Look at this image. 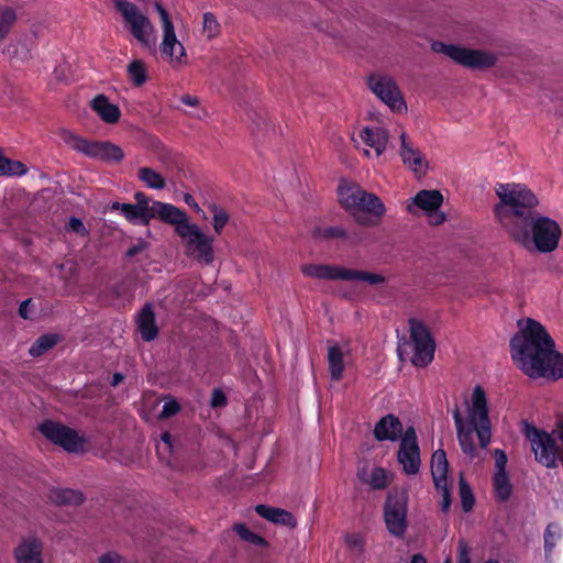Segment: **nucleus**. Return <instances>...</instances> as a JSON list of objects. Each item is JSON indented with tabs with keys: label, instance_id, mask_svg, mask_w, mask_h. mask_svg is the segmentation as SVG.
<instances>
[{
	"label": "nucleus",
	"instance_id": "nucleus-1",
	"mask_svg": "<svg viewBox=\"0 0 563 563\" xmlns=\"http://www.w3.org/2000/svg\"><path fill=\"white\" fill-rule=\"evenodd\" d=\"M519 331L510 341L516 366L528 377L558 380L563 377V354L545 328L532 319L520 320Z\"/></svg>",
	"mask_w": 563,
	"mask_h": 563
},
{
	"label": "nucleus",
	"instance_id": "nucleus-2",
	"mask_svg": "<svg viewBox=\"0 0 563 563\" xmlns=\"http://www.w3.org/2000/svg\"><path fill=\"white\" fill-rule=\"evenodd\" d=\"M456 437L464 454L473 457L475 453L474 433L483 449L492 440V423L488 416V401L485 390L476 385L461 405L452 410Z\"/></svg>",
	"mask_w": 563,
	"mask_h": 563
},
{
	"label": "nucleus",
	"instance_id": "nucleus-3",
	"mask_svg": "<svg viewBox=\"0 0 563 563\" xmlns=\"http://www.w3.org/2000/svg\"><path fill=\"white\" fill-rule=\"evenodd\" d=\"M495 194L499 199L494 207L495 217L509 235L520 225L528 224L539 200L525 184L500 183L495 186Z\"/></svg>",
	"mask_w": 563,
	"mask_h": 563
},
{
	"label": "nucleus",
	"instance_id": "nucleus-4",
	"mask_svg": "<svg viewBox=\"0 0 563 563\" xmlns=\"http://www.w3.org/2000/svg\"><path fill=\"white\" fill-rule=\"evenodd\" d=\"M339 201L355 222L364 227L379 224L386 213V207L382 199L355 183L340 185Z\"/></svg>",
	"mask_w": 563,
	"mask_h": 563
},
{
	"label": "nucleus",
	"instance_id": "nucleus-5",
	"mask_svg": "<svg viewBox=\"0 0 563 563\" xmlns=\"http://www.w3.org/2000/svg\"><path fill=\"white\" fill-rule=\"evenodd\" d=\"M562 235L560 224L545 216H532L528 224L520 225L510 238L521 246L539 253H551L559 246Z\"/></svg>",
	"mask_w": 563,
	"mask_h": 563
},
{
	"label": "nucleus",
	"instance_id": "nucleus-6",
	"mask_svg": "<svg viewBox=\"0 0 563 563\" xmlns=\"http://www.w3.org/2000/svg\"><path fill=\"white\" fill-rule=\"evenodd\" d=\"M410 339L398 347L400 357L407 354L415 366L424 367L434 356L435 343L428 327L418 319L409 321Z\"/></svg>",
	"mask_w": 563,
	"mask_h": 563
},
{
	"label": "nucleus",
	"instance_id": "nucleus-7",
	"mask_svg": "<svg viewBox=\"0 0 563 563\" xmlns=\"http://www.w3.org/2000/svg\"><path fill=\"white\" fill-rule=\"evenodd\" d=\"M115 8L123 18V26L145 48L156 44V30L148 19L134 3L128 0H113Z\"/></svg>",
	"mask_w": 563,
	"mask_h": 563
},
{
	"label": "nucleus",
	"instance_id": "nucleus-8",
	"mask_svg": "<svg viewBox=\"0 0 563 563\" xmlns=\"http://www.w3.org/2000/svg\"><path fill=\"white\" fill-rule=\"evenodd\" d=\"M155 8L162 23V41L159 44L162 58L173 68H181L188 63L186 48L177 38L175 26L168 12L159 3H156Z\"/></svg>",
	"mask_w": 563,
	"mask_h": 563
},
{
	"label": "nucleus",
	"instance_id": "nucleus-9",
	"mask_svg": "<svg viewBox=\"0 0 563 563\" xmlns=\"http://www.w3.org/2000/svg\"><path fill=\"white\" fill-rule=\"evenodd\" d=\"M301 272L308 277L327 280H353L367 283L369 285L383 284L386 280L385 276L382 274L350 269L335 265L305 264L301 266Z\"/></svg>",
	"mask_w": 563,
	"mask_h": 563
},
{
	"label": "nucleus",
	"instance_id": "nucleus-10",
	"mask_svg": "<svg viewBox=\"0 0 563 563\" xmlns=\"http://www.w3.org/2000/svg\"><path fill=\"white\" fill-rule=\"evenodd\" d=\"M177 236L181 240L185 254L200 264L210 265L214 261L213 239L203 233L194 222L178 229Z\"/></svg>",
	"mask_w": 563,
	"mask_h": 563
},
{
	"label": "nucleus",
	"instance_id": "nucleus-11",
	"mask_svg": "<svg viewBox=\"0 0 563 563\" xmlns=\"http://www.w3.org/2000/svg\"><path fill=\"white\" fill-rule=\"evenodd\" d=\"M62 140L73 150L95 159L118 163L124 157L122 148L118 145L88 141L70 131H63Z\"/></svg>",
	"mask_w": 563,
	"mask_h": 563
},
{
	"label": "nucleus",
	"instance_id": "nucleus-12",
	"mask_svg": "<svg viewBox=\"0 0 563 563\" xmlns=\"http://www.w3.org/2000/svg\"><path fill=\"white\" fill-rule=\"evenodd\" d=\"M433 52L443 54L455 63L470 68H485L494 66L497 57L495 54L481 49H472L457 45L433 42L431 44Z\"/></svg>",
	"mask_w": 563,
	"mask_h": 563
},
{
	"label": "nucleus",
	"instance_id": "nucleus-13",
	"mask_svg": "<svg viewBox=\"0 0 563 563\" xmlns=\"http://www.w3.org/2000/svg\"><path fill=\"white\" fill-rule=\"evenodd\" d=\"M443 203V195L437 189H424L417 192L407 201L406 210L410 214H418L421 211L430 224L439 225L445 221V214L440 211Z\"/></svg>",
	"mask_w": 563,
	"mask_h": 563
},
{
	"label": "nucleus",
	"instance_id": "nucleus-14",
	"mask_svg": "<svg viewBox=\"0 0 563 563\" xmlns=\"http://www.w3.org/2000/svg\"><path fill=\"white\" fill-rule=\"evenodd\" d=\"M526 437L530 442L537 462L545 467L558 465L560 449L556 439L552 434L530 427L526 430Z\"/></svg>",
	"mask_w": 563,
	"mask_h": 563
},
{
	"label": "nucleus",
	"instance_id": "nucleus-15",
	"mask_svg": "<svg viewBox=\"0 0 563 563\" xmlns=\"http://www.w3.org/2000/svg\"><path fill=\"white\" fill-rule=\"evenodd\" d=\"M368 87L391 111L402 113L407 111V103L396 84L386 75L374 74L368 77Z\"/></svg>",
	"mask_w": 563,
	"mask_h": 563
},
{
	"label": "nucleus",
	"instance_id": "nucleus-16",
	"mask_svg": "<svg viewBox=\"0 0 563 563\" xmlns=\"http://www.w3.org/2000/svg\"><path fill=\"white\" fill-rule=\"evenodd\" d=\"M408 498L404 493L388 494L384 508V520L390 534L404 537L407 530Z\"/></svg>",
	"mask_w": 563,
	"mask_h": 563
},
{
	"label": "nucleus",
	"instance_id": "nucleus-17",
	"mask_svg": "<svg viewBox=\"0 0 563 563\" xmlns=\"http://www.w3.org/2000/svg\"><path fill=\"white\" fill-rule=\"evenodd\" d=\"M40 430L45 438L60 445L67 452L79 453L85 449V439L66 426L47 421L41 424Z\"/></svg>",
	"mask_w": 563,
	"mask_h": 563
},
{
	"label": "nucleus",
	"instance_id": "nucleus-18",
	"mask_svg": "<svg viewBox=\"0 0 563 563\" xmlns=\"http://www.w3.org/2000/svg\"><path fill=\"white\" fill-rule=\"evenodd\" d=\"M397 460L407 475L419 473L421 466L420 449L412 427L408 428L400 439Z\"/></svg>",
	"mask_w": 563,
	"mask_h": 563
},
{
	"label": "nucleus",
	"instance_id": "nucleus-19",
	"mask_svg": "<svg viewBox=\"0 0 563 563\" xmlns=\"http://www.w3.org/2000/svg\"><path fill=\"white\" fill-rule=\"evenodd\" d=\"M398 155L406 168L411 170L416 176L422 177L427 174L429 163L420 151V148L409 139L406 132L399 135Z\"/></svg>",
	"mask_w": 563,
	"mask_h": 563
},
{
	"label": "nucleus",
	"instance_id": "nucleus-20",
	"mask_svg": "<svg viewBox=\"0 0 563 563\" xmlns=\"http://www.w3.org/2000/svg\"><path fill=\"white\" fill-rule=\"evenodd\" d=\"M358 137L366 146L363 154L367 158H379L387 150L389 132L383 125H366L358 131Z\"/></svg>",
	"mask_w": 563,
	"mask_h": 563
},
{
	"label": "nucleus",
	"instance_id": "nucleus-21",
	"mask_svg": "<svg viewBox=\"0 0 563 563\" xmlns=\"http://www.w3.org/2000/svg\"><path fill=\"white\" fill-rule=\"evenodd\" d=\"M449 463L444 450H437L431 457V474L435 488L441 493V509L448 512L451 506V496L448 487Z\"/></svg>",
	"mask_w": 563,
	"mask_h": 563
},
{
	"label": "nucleus",
	"instance_id": "nucleus-22",
	"mask_svg": "<svg viewBox=\"0 0 563 563\" xmlns=\"http://www.w3.org/2000/svg\"><path fill=\"white\" fill-rule=\"evenodd\" d=\"M495 471L493 474V487L495 497L499 501H506L512 494V484L506 470L508 457L504 450L494 451Z\"/></svg>",
	"mask_w": 563,
	"mask_h": 563
},
{
	"label": "nucleus",
	"instance_id": "nucleus-23",
	"mask_svg": "<svg viewBox=\"0 0 563 563\" xmlns=\"http://www.w3.org/2000/svg\"><path fill=\"white\" fill-rule=\"evenodd\" d=\"M357 477L372 490H383L393 482L394 474L382 466L364 465L357 470Z\"/></svg>",
	"mask_w": 563,
	"mask_h": 563
},
{
	"label": "nucleus",
	"instance_id": "nucleus-24",
	"mask_svg": "<svg viewBox=\"0 0 563 563\" xmlns=\"http://www.w3.org/2000/svg\"><path fill=\"white\" fill-rule=\"evenodd\" d=\"M153 218H158L161 221L174 227L175 233L189 222L188 214L178 207L162 201H153L152 203Z\"/></svg>",
	"mask_w": 563,
	"mask_h": 563
},
{
	"label": "nucleus",
	"instance_id": "nucleus-25",
	"mask_svg": "<svg viewBox=\"0 0 563 563\" xmlns=\"http://www.w3.org/2000/svg\"><path fill=\"white\" fill-rule=\"evenodd\" d=\"M351 352L347 343H335L328 347V367L332 380H340L345 369L344 358Z\"/></svg>",
	"mask_w": 563,
	"mask_h": 563
},
{
	"label": "nucleus",
	"instance_id": "nucleus-26",
	"mask_svg": "<svg viewBox=\"0 0 563 563\" xmlns=\"http://www.w3.org/2000/svg\"><path fill=\"white\" fill-rule=\"evenodd\" d=\"M14 556L18 563H43L41 541L34 536L24 538L14 550Z\"/></svg>",
	"mask_w": 563,
	"mask_h": 563
},
{
	"label": "nucleus",
	"instance_id": "nucleus-27",
	"mask_svg": "<svg viewBox=\"0 0 563 563\" xmlns=\"http://www.w3.org/2000/svg\"><path fill=\"white\" fill-rule=\"evenodd\" d=\"M112 210H119L124 218L133 224H148L153 219L152 205H132V203H120L113 202L111 206Z\"/></svg>",
	"mask_w": 563,
	"mask_h": 563
},
{
	"label": "nucleus",
	"instance_id": "nucleus-28",
	"mask_svg": "<svg viewBox=\"0 0 563 563\" xmlns=\"http://www.w3.org/2000/svg\"><path fill=\"white\" fill-rule=\"evenodd\" d=\"M90 107L104 123L114 124L119 122L121 118L120 108L102 93L91 100Z\"/></svg>",
	"mask_w": 563,
	"mask_h": 563
},
{
	"label": "nucleus",
	"instance_id": "nucleus-29",
	"mask_svg": "<svg viewBox=\"0 0 563 563\" xmlns=\"http://www.w3.org/2000/svg\"><path fill=\"white\" fill-rule=\"evenodd\" d=\"M402 433V424L394 415L383 417L375 426L374 435L378 441H397Z\"/></svg>",
	"mask_w": 563,
	"mask_h": 563
},
{
	"label": "nucleus",
	"instance_id": "nucleus-30",
	"mask_svg": "<svg viewBox=\"0 0 563 563\" xmlns=\"http://www.w3.org/2000/svg\"><path fill=\"white\" fill-rule=\"evenodd\" d=\"M137 330L144 341H152L157 336V325L153 306L147 303L139 312L136 318Z\"/></svg>",
	"mask_w": 563,
	"mask_h": 563
},
{
	"label": "nucleus",
	"instance_id": "nucleus-31",
	"mask_svg": "<svg viewBox=\"0 0 563 563\" xmlns=\"http://www.w3.org/2000/svg\"><path fill=\"white\" fill-rule=\"evenodd\" d=\"M255 511L258 516L273 523H280L289 528H295L297 526L295 517L284 509L266 505H257L255 507Z\"/></svg>",
	"mask_w": 563,
	"mask_h": 563
},
{
	"label": "nucleus",
	"instance_id": "nucleus-32",
	"mask_svg": "<svg viewBox=\"0 0 563 563\" xmlns=\"http://www.w3.org/2000/svg\"><path fill=\"white\" fill-rule=\"evenodd\" d=\"M49 499L60 506H78L84 503L81 492L70 488H54L49 493Z\"/></svg>",
	"mask_w": 563,
	"mask_h": 563
},
{
	"label": "nucleus",
	"instance_id": "nucleus-33",
	"mask_svg": "<svg viewBox=\"0 0 563 563\" xmlns=\"http://www.w3.org/2000/svg\"><path fill=\"white\" fill-rule=\"evenodd\" d=\"M137 178L148 189L162 190L166 187L165 177L152 167H140L137 169Z\"/></svg>",
	"mask_w": 563,
	"mask_h": 563
},
{
	"label": "nucleus",
	"instance_id": "nucleus-34",
	"mask_svg": "<svg viewBox=\"0 0 563 563\" xmlns=\"http://www.w3.org/2000/svg\"><path fill=\"white\" fill-rule=\"evenodd\" d=\"M129 81L136 86H143L148 79V68L145 62L133 59L126 66Z\"/></svg>",
	"mask_w": 563,
	"mask_h": 563
},
{
	"label": "nucleus",
	"instance_id": "nucleus-35",
	"mask_svg": "<svg viewBox=\"0 0 563 563\" xmlns=\"http://www.w3.org/2000/svg\"><path fill=\"white\" fill-rule=\"evenodd\" d=\"M563 538V529L556 522H551L544 530V551L549 555L553 552L556 543Z\"/></svg>",
	"mask_w": 563,
	"mask_h": 563
},
{
	"label": "nucleus",
	"instance_id": "nucleus-36",
	"mask_svg": "<svg viewBox=\"0 0 563 563\" xmlns=\"http://www.w3.org/2000/svg\"><path fill=\"white\" fill-rule=\"evenodd\" d=\"M16 21V12L13 8L0 7V40H3L11 31Z\"/></svg>",
	"mask_w": 563,
	"mask_h": 563
},
{
	"label": "nucleus",
	"instance_id": "nucleus-37",
	"mask_svg": "<svg viewBox=\"0 0 563 563\" xmlns=\"http://www.w3.org/2000/svg\"><path fill=\"white\" fill-rule=\"evenodd\" d=\"M209 211L212 213V227L216 233L220 234L229 222V213L216 203L209 205Z\"/></svg>",
	"mask_w": 563,
	"mask_h": 563
},
{
	"label": "nucleus",
	"instance_id": "nucleus-38",
	"mask_svg": "<svg viewBox=\"0 0 563 563\" xmlns=\"http://www.w3.org/2000/svg\"><path fill=\"white\" fill-rule=\"evenodd\" d=\"M233 531L245 542H249L254 545L264 547L266 545L265 539L260 537L258 534L251 531L245 525L238 523L234 525Z\"/></svg>",
	"mask_w": 563,
	"mask_h": 563
},
{
	"label": "nucleus",
	"instance_id": "nucleus-39",
	"mask_svg": "<svg viewBox=\"0 0 563 563\" xmlns=\"http://www.w3.org/2000/svg\"><path fill=\"white\" fill-rule=\"evenodd\" d=\"M221 31V26L219 22L217 21L216 16L207 12L203 14V21H202V33L207 37V40H212L219 36Z\"/></svg>",
	"mask_w": 563,
	"mask_h": 563
},
{
	"label": "nucleus",
	"instance_id": "nucleus-40",
	"mask_svg": "<svg viewBox=\"0 0 563 563\" xmlns=\"http://www.w3.org/2000/svg\"><path fill=\"white\" fill-rule=\"evenodd\" d=\"M57 342L55 335H42L31 347L30 354L32 356H40L51 347H53Z\"/></svg>",
	"mask_w": 563,
	"mask_h": 563
},
{
	"label": "nucleus",
	"instance_id": "nucleus-41",
	"mask_svg": "<svg viewBox=\"0 0 563 563\" xmlns=\"http://www.w3.org/2000/svg\"><path fill=\"white\" fill-rule=\"evenodd\" d=\"M459 486L462 508L465 512H468L474 506L473 490L463 477L460 478Z\"/></svg>",
	"mask_w": 563,
	"mask_h": 563
},
{
	"label": "nucleus",
	"instance_id": "nucleus-42",
	"mask_svg": "<svg viewBox=\"0 0 563 563\" xmlns=\"http://www.w3.org/2000/svg\"><path fill=\"white\" fill-rule=\"evenodd\" d=\"M180 410V406L177 400L173 397L165 398V402L163 405V409L159 413V418H169L178 413Z\"/></svg>",
	"mask_w": 563,
	"mask_h": 563
},
{
	"label": "nucleus",
	"instance_id": "nucleus-43",
	"mask_svg": "<svg viewBox=\"0 0 563 563\" xmlns=\"http://www.w3.org/2000/svg\"><path fill=\"white\" fill-rule=\"evenodd\" d=\"M316 238H343L345 231L341 227H329L325 229H317L313 231Z\"/></svg>",
	"mask_w": 563,
	"mask_h": 563
},
{
	"label": "nucleus",
	"instance_id": "nucleus-44",
	"mask_svg": "<svg viewBox=\"0 0 563 563\" xmlns=\"http://www.w3.org/2000/svg\"><path fill=\"white\" fill-rule=\"evenodd\" d=\"M67 227L70 231L77 233L78 235L85 236L88 234V231H87L84 222L78 218L71 217L69 219Z\"/></svg>",
	"mask_w": 563,
	"mask_h": 563
},
{
	"label": "nucleus",
	"instance_id": "nucleus-45",
	"mask_svg": "<svg viewBox=\"0 0 563 563\" xmlns=\"http://www.w3.org/2000/svg\"><path fill=\"white\" fill-rule=\"evenodd\" d=\"M459 558L457 563H471L470 549L464 540H460L457 543Z\"/></svg>",
	"mask_w": 563,
	"mask_h": 563
},
{
	"label": "nucleus",
	"instance_id": "nucleus-46",
	"mask_svg": "<svg viewBox=\"0 0 563 563\" xmlns=\"http://www.w3.org/2000/svg\"><path fill=\"white\" fill-rule=\"evenodd\" d=\"M99 563H128L120 554L109 552L99 559Z\"/></svg>",
	"mask_w": 563,
	"mask_h": 563
},
{
	"label": "nucleus",
	"instance_id": "nucleus-47",
	"mask_svg": "<svg viewBox=\"0 0 563 563\" xmlns=\"http://www.w3.org/2000/svg\"><path fill=\"white\" fill-rule=\"evenodd\" d=\"M211 406L212 407H221L227 404L225 395L220 389H214L211 396Z\"/></svg>",
	"mask_w": 563,
	"mask_h": 563
},
{
	"label": "nucleus",
	"instance_id": "nucleus-48",
	"mask_svg": "<svg viewBox=\"0 0 563 563\" xmlns=\"http://www.w3.org/2000/svg\"><path fill=\"white\" fill-rule=\"evenodd\" d=\"M184 201L189 206L191 207L195 211L197 212H200L201 209L199 207V205L197 203V201L195 200V198L189 195V194H186L185 197H184Z\"/></svg>",
	"mask_w": 563,
	"mask_h": 563
},
{
	"label": "nucleus",
	"instance_id": "nucleus-49",
	"mask_svg": "<svg viewBox=\"0 0 563 563\" xmlns=\"http://www.w3.org/2000/svg\"><path fill=\"white\" fill-rule=\"evenodd\" d=\"M346 542L355 549L362 548V539L358 536L353 534L346 537Z\"/></svg>",
	"mask_w": 563,
	"mask_h": 563
},
{
	"label": "nucleus",
	"instance_id": "nucleus-50",
	"mask_svg": "<svg viewBox=\"0 0 563 563\" xmlns=\"http://www.w3.org/2000/svg\"><path fill=\"white\" fill-rule=\"evenodd\" d=\"M134 199L136 200V205H142V206H150L148 205V197L142 192V191H137L134 194Z\"/></svg>",
	"mask_w": 563,
	"mask_h": 563
},
{
	"label": "nucleus",
	"instance_id": "nucleus-51",
	"mask_svg": "<svg viewBox=\"0 0 563 563\" xmlns=\"http://www.w3.org/2000/svg\"><path fill=\"white\" fill-rule=\"evenodd\" d=\"M181 101H183V103L190 106V107H196L199 103V99L197 97L190 96V95L184 96L181 98Z\"/></svg>",
	"mask_w": 563,
	"mask_h": 563
},
{
	"label": "nucleus",
	"instance_id": "nucleus-52",
	"mask_svg": "<svg viewBox=\"0 0 563 563\" xmlns=\"http://www.w3.org/2000/svg\"><path fill=\"white\" fill-rule=\"evenodd\" d=\"M161 439H162V442H163L164 449H165L166 451H170V449H172V437H170V434H169V433H167V432H166V433H163V434H162V437H161Z\"/></svg>",
	"mask_w": 563,
	"mask_h": 563
},
{
	"label": "nucleus",
	"instance_id": "nucleus-53",
	"mask_svg": "<svg viewBox=\"0 0 563 563\" xmlns=\"http://www.w3.org/2000/svg\"><path fill=\"white\" fill-rule=\"evenodd\" d=\"M30 300H25L21 303L20 308H19V312L21 314L22 318L24 319H27V305H29Z\"/></svg>",
	"mask_w": 563,
	"mask_h": 563
},
{
	"label": "nucleus",
	"instance_id": "nucleus-54",
	"mask_svg": "<svg viewBox=\"0 0 563 563\" xmlns=\"http://www.w3.org/2000/svg\"><path fill=\"white\" fill-rule=\"evenodd\" d=\"M410 563H427L426 559L421 554H415Z\"/></svg>",
	"mask_w": 563,
	"mask_h": 563
},
{
	"label": "nucleus",
	"instance_id": "nucleus-55",
	"mask_svg": "<svg viewBox=\"0 0 563 563\" xmlns=\"http://www.w3.org/2000/svg\"><path fill=\"white\" fill-rule=\"evenodd\" d=\"M123 380V375L117 373L113 375V378H112V385L113 386H117L118 384H120L121 382Z\"/></svg>",
	"mask_w": 563,
	"mask_h": 563
},
{
	"label": "nucleus",
	"instance_id": "nucleus-56",
	"mask_svg": "<svg viewBox=\"0 0 563 563\" xmlns=\"http://www.w3.org/2000/svg\"><path fill=\"white\" fill-rule=\"evenodd\" d=\"M140 250H142V246L130 249L128 251V255L132 256V255L136 254Z\"/></svg>",
	"mask_w": 563,
	"mask_h": 563
},
{
	"label": "nucleus",
	"instance_id": "nucleus-57",
	"mask_svg": "<svg viewBox=\"0 0 563 563\" xmlns=\"http://www.w3.org/2000/svg\"><path fill=\"white\" fill-rule=\"evenodd\" d=\"M162 450H163V446L162 445H157V451H158L159 454L162 453Z\"/></svg>",
	"mask_w": 563,
	"mask_h": 563
},
{
	"label": "nucleus",
	"instance_id": "nucleus-58",
	"mask_svg": "<svg viewBox=\"0 0 563 563\" xmlns=\"http://www.w3.org/2000/svg\"><path fill=\"white\" fill-rule=\"evenodd\" d=\"M443 563H451V559L448 556Z\"/></svg>",
	"mask_w": 563,
	"mask_h": 563
}]
</instances>
